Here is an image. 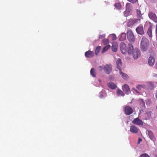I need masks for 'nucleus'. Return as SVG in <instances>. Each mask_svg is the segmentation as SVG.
Wrapping results in <instances>:
<instances>
[{
	"label": "nucleus",
	"mask_w": 157,
	"mask_h": 157,
	"mask_svg": "<svg viewBox=\"0 0 157 157\" xmlns=\"http://www.w3.org/2000/svg\"><path fill=\"white\" fill-rule=\"evenodd\" d=\"M150 46L149 43L147 39L143 37L141 42L140 48L142 51L145 52L147 50Z\"/></svg>",
	"instance_id": "f257e3e1"
},
{
	"label": "nucleus",
	"mask_w": 157,
	"mask_h": 157,
	"mask_svg": "<svg viewBox=\"0 0 157 157\" xmlns=\"http://www.w3.org/2000/svg\"><path fill=\"white\" fill-rule=\"evenodd\" d=\"M127 34L128 40L130 42H134L135 41V36L132 30H128L127 32Z\"/></svg>",
	"instance_id": "f03ea898"
},
{
	"label": "nucleus",
	"mask_w": 157,
	"mask_h": 157,
	"mask_svg": "<svg viewBox=\"0 0 157 157\" xmlns=\"http://www.w3.org/2000/svg\"><path fill=\"white\" fill-rule=\"evenodd\" d=\"M103 69L105 73L109 74L112 71V66L110 64H106L104 67Z\"/></svg>",
	"instance_id": "7ed1b4c3"
},
{
	"label": "nucleus",
	"mask_w": 157,
	"mask_h": 157,
	"mask_svg": "<svg viewBox=\"0 0 157 157\" xmlns=\"http://www.w3.org/2000/svg\"><path fill=\"white\" fill-rule=\"evenodd\" d=\"M132 54H133V58L134 59H137L141 55L140 51L136 48L134 49Z\"/></svg>",
	"instance_id": "20e7f679"
},
{
	"label": "nucleus",
	"mask_w": 157,
	"mask_h": 157,
	"mask_svg": "<svg viewBox=\"0 0 157 157\" xmlns=\"http://www.w3.org/2000/svg\"><path fill=\"white\" fill-rule=\"evenodd\" d=\"M136 31L138 34L143 35L144 33L142 25H140L136 29Z\"/></svg>",
	"instance_id": "39448f33"
},
{
	"label": "nucleus",
	"mask_w": 157,
	"mask_h": 157,
	"mask_svg": "<svg viewBox=\"0 0 157 157\" xmlns=\"http://www.w3.org/2000/svg\"><path fill=\"white\" fill-rule=\"evenodd\" d=\"M120 46L122 53L123 54L125 53L127 51V48L124 42H121Z\"/></svg>",
	"instance_id": "423d86ee"
},
{
	"label": "nucleus",
	"mask_w": 157,
	"mask_h": 157,
	"mask_svg": "<svg viewBox=\"0 0 157 157\" xmlns=\"http://www.w3.org/2000/svg\"><path fill=\"white\" fill-rule=\"evenodd\" d=\"M132 122L134 124L139 125H143V121L138 117L134 119L132 121Z\"/></svg>",
	"instance_id": "0eeeda50"
},
{
	"label": "nucleus",
	"mask_w": 157,
	"mask_h": 157,
	"mask_svg": "<svg viewBox=\"0 0 157 157\" xmlns=\"http://www.w3.org/2000/svg\"><path fill=\"white\" fill-rule=\"evenodd\" d=\"M124 111L125 113L127 115H129L132 114L133 112L132 109L131 107L129 106L125 107Z\"/></svg>",
	"instance_id": "6e6552de"
},
{
	"label": "nucleus",
	"mask_w": 157,
	"mask_h": 157,
	"mask_svg": "<svg viewBox=\"0 0 157 157\" xmlns=\"http://www.w3.org/2000/svg\"><path fill=\"white\" fill-rule=\"evenodd\" d=\"M139 129L134 125H132L130 127V131L132 133H137L139 131Z\"/></svg>",
	"instance_id": "1a4fd4ad"
},
{
	"label": "nucleus",
	"mask_w": 157,
	"mask_h": 157,
	"mask_svg": "<svg viewBox=\"0 0 157 157\" xmlns=\"http://www.w3.org/2000/svg\"><path fill=\"white\" fill-rule=\"evenodd\" d=\"M155 59L153 56H150L148 60V63L150 66H153L155 63Z\"/></svg>",
	"instance_id": "9d476101"
},
{
	"label": "nucleus",
	"mask_w": 157,
	"mask_h": 157,
	"mask_svg": "<svg viewBox=\"0 0 157 157\" xmlns=\"http://www.w3.org/2000/svg\"><path fill=\"white\" fill-rule=\"evenodd\" d=\"M117 68L119 70V71L121 70V67L122 66V63L121 59L119 58L117 61Z\"/></svg>",
	"instance_id": "9b49d317"
},
{
	"label": "nucleus",
	"mask_w": 157,
	"mask_h": 157,
	"mask_svg": "<svg viewBox=\"0 0 157 157\" xmlns=\"http://www.w3.org/2000/svg\"><path fill=\"white\" fill-rule=\"evenodd\" d=\"M148 16L149 18L154 21H156L157 18L155 13L151 12L149 13Z\"/></svg>",
	"instance_id": "f8f14e48"
},
{
	"label": "nucleus",
	"mask_w": 157,
	"mask_h": 157,
	"mask_svg": "<svg viewBox=\"0 0 157 157\" xmlns=\"http://www.w3.org/2000/svg\"><path fill=\"white\" fill-rule=\"evenodd\" d=\"M118 44L116 42H113L112 46V49L113 52H116L117 50Z\"/></svg>",
	"instance_id": "ddd939ff"
},
{
	"label": "nucleus",
	"mask_w": 157,
	"mask_h": 157,
	"mask_svg": "<svg viewBox=\"0 0 157 157\" xmlns=\"http://www.w3.org/2000/svg\"><path fill=\"white\" fill-rule=\"evenodd\" d=\"M138 103L142 108L145 107V102L144 101L143 99H140L138 101Z\"/></svg>",
	"instance_id": "4468645a"
},
{
	"label": "nucleus",
	"mask_w": 157,
	"mask_h": 157,
	"mask_svg": "<svg viewBox=\"0 0 157 157\" xmlns=\"http://www.w3.org/2000/svg\"><path fill=\"white\" fill-rule=\"evenodd\" d=\"M94 54L93 52L91 51L86 52L85 53V56L87 57H91L94 56Z\"/></svg>",
	"instance_id": "2eb2a0df"
},
{
	"label": "nucleus",
	"mask_w": 157,
	"mask_h": 157,
	"mask_svg": "<svg viewBox=\"0 0 157 157\" xmlns=\"http://www.w3.org/2000/svg\"><path fill=\"white\" fill-rule=\"evenodd\" d=\"M128 53L129 54H131L134 50L132 44H128Z\"/></svg>",
	"instance_id": "dca6fc26"
},
{
	"label": "nucleus",
	"mask_w": 157,
	"mask_h": 157,
	"mask_svg": "<svg viewBox=\"0 0 157 157\" xmlns=\"http://www.w3.org/2000/svg\"><path fill=\"white\" fill-rule=\"evenodd\" d=\"M122 90L125 92L127 93L130 91L129 87L128 85L124 84L122 86Z\"/></svg>",
	"instance_id": "f3484780"
},
{
	"label": "nucleus",
	"mask_w": 157,
	"mask_h": 157,
	"mask_svg": "<svg viewBox=\"0 0 157 157\" xmlns=\"http://www.w3.org/2000/svg\"><path fill=\"white\" fill-rule=\"evenodd\" d=\"M108 86L112 89H115L117 88L116 85L112 82H110L108 83Z\"/></svg>",
	"instance_id": "a211bd4d"
},
{
	"label": "nucleus",
	"mask_w": 157,
	"mask_h": 157,
	"mask_svg": "<svg viewBox=\"0 0 157 157\" xmlns=\"http://www.w3.org/2000/svg\"><path fill=\"white\" fill-rule=\"evenodd\" d=\"M122 77L125 80H127L128 79V75L125 73H124L121 71V70L119 71Z\"/></svg>",
	"instance_id": "6ab92c4d"
},
{
	"label": "nucleus",
	"mask_w": 157,
	"mask_h": 157,
	"mask_svg": "<svg viewBox=\"0 0 157 157\" xmlns=\"http://www.w3.org/2000/svg\"><path fill=\"white\" fill-rule=\"evenodd\" d=\"M126 33H123L121 34V35L119 38V40L121 41H124L126 39Z\"/></svg>",
	"instance_id": "aec40b11"
},
{
	"label": "nucleus",
	"mask_w": 157,
	"mask_h": 157,
	"mask_svg": "<svg viewBox=\"0 0 157 157\" xmlns=\"http://www.w3.org/2000/svg\"><path fill=\"white\" fill-rule=\"evenodd\" d=\"M147 33L149 37H152V27L151 25H149V28L147 31Z\"/></svg>",
	"instance_id": "412c9836"
},
{
	"label": "nucleus",
	"mask_w": 157,
	"mask_h": 157,
	"mask_svg": "<svg viewBox=\"0 0 157 157\" xmlns=\"http://www.w3.org/2000/svg\"><path fill=\"white\" fill-rule=\"evenodd\" d=\"M110 45H108L104 47L101 51L102 53H103L106 51H107L110 48Z\"/></svg>",
	"instance_id": "4be33fe9"
},
{
	"label": "nucleus",
	"mask_w": 157,
	"mask_h": 157,
	"mask_svg": "<svg viewBox=\"0 0 157 157\" xmlns=\"http://www.w3.org/2000/svg\"><path fill=\"white\" fill-rule=\"evenodd\" d=\"M146 88V86L145 85H137L136 86V88L139 90V91H140L142 90V89H144Z\"/></svg>",
	"instance_id": "5701e85b"
},
{
	"label": "nucleus",
	"mask_w": 157,
	"mask_h": 157,
	"mask_svg": "<svg viewBox=\"0 0 157 157\" xmlns=\"http://www.w3.org/2000/svg\"><path fill=\"white\" fill-rule=\"evenodd\" d=\"M117 92L118 96H124V94L123 92L120 89H117Z\"/></svg>",
	"instance_id": "b1692460"
},
{
	"label": "nucleus",
	"mask_w": 157,
	"mask_h": 157,
	"mask_svg": "<svg viewBox=\"0 0 157 157\" xmlns=\"http://www.w3.org/2000/svg\"><path fill=\"white\" fill-rule=\"evenodd\" d=\"M131 5L130 3H127L126 5V11H129L131 10Z\"/></svg>",
	"instance_id": "393cba45"
},
{
	"label": "nucleus",
	"mask_w": 157,
	"mask_h": 157,
	"mask_svg": "<svg viewBox=\"0 0 157 157\" xmlns=\"http://www.w3.org/2000/svg\"><path fill=\"white\" fill-rule=\"evenodd\" d=\"M91 75L93 77H96V73L95 72V70L94 68H92L90 71Z\"/></svg>",
	"instance_id": "a878e982"
},
{
	"label": "nucleus",
	"mask_w": 157,
	"mask_h": 157,
	"mask_svg": "<svg viewBox=\"0 0 157 157\" xmlns=\"http://www.w3.org/2000/svg\"><path fill=\"white\" fill-rule=\"evenodd\" d=\"M101 49V47L99 46H98L96 48L95 50V54L96 55H97L98 54Z\"/></svg>",
	"instance_id": "bb28decb"
},
{
	"label": "nucleus",
	"mask_w": 157,
	"mask_h": 157,
	"mask_svg": "<svg viewBox=\"0 0 157 157\" xmlns=\"http://www.w3.org/2000/svg\"><path fill=\"white\" fill-rule=\"evenodd\" d=\"M114 6L117 9H120L121 8V6L120 3H115L114 4Z\"/></svg>",
	"instance_id": "cd10ccee"
},
{
	"label": "nucleus",
	"mask_w": 157,
	"mask_h": 157,
	"mask_svg": "<svg viewBox=\"0 0 157 157\" xmlns=\"http://www.w3.org/2000/svg\"><path fill=\"white\" fill-rule=\"evenodd\" d=\"M102 42L104 45H106L109 43V41L107 39H105L103 40Z\"/></svg>",
	"instance_id": "c85d7f7f"
},
{
	"label": "nucleus",
	"mask_w": 157,
	"mask_h": 157,
	"mask_svg": "<svg viewBox=\"0 0 157 157\" xmlns=\"http://www.w3.org/2000/svg\"><path fill=\"white\" fill-rule=\"evenodd\" d=\"M136 12L137 16L140 17L141 16V11L140 10L137 9L136 10Z\"/></svg>",
	"instance_id": "c756f323"
},
{
	"label": "nucleus",
	"mask_w": 157,
	"mask_h": 157,
	"mask_svg": "<svg viewBox=\"0 0 157 157\" xmlns=\"http://www.w3.org/2000/svg\"><path fill=\"white\" fill-rule=\"evenodd\" d=\"M148 135L149 137H152L153 136V134L152 132L151 131H148Z\"/></svg>",
	"instance_id": "7c9ffc66"
},
{
	"label": "nucleus",
	"mask_w": 157,
	"mask_h": 157,
	"mask_svg": "<svg viewBox=\"0 0 157 157\" xmlns=\"http://www.w3.org/2000/svg\"><path fill=\"white\" fill-rule=\"evenodd\" d=\"M151 111L147 112H146V114L148 116L149 118H150L151 117Z\"/></svg>",
	"instance_id": "2f4dec72"
},
{
	"label": "nucleus",
	"mask_w": 157,
	"mask_h": 157,
	"mask_svg": "<svg viewBox=\"0 0 157 157\" xmlns=\"http://www.w3.org/2000/svg\"><path fill=\"white\" fill-rule=\"evenodd\" d=\"M140 157H150V156L146 154H144L141 155Z\"/></svg>",
	"instance_id": "473e14b6"
},
{
	"label": "nucleus",
	"mask_w": 157,
	"mask_h": 157,
	"mask_svg": "<svg viewBox=\"0 0 157 157\" xmlns=\"http://www.w3.org/2000/svg\"><path fill=\"white\" fill-rule=\"evenodd\" d=\"M129 2L132 3H135L136 2L137 0H128Z\"/></svg>",
	"instance_id": "72a5a7b5"
},
{
	"label": "nucleus",
	"mask_w": 157,
	"mask_h": 157,
	"mask_svg": "<svg viewBox=\"0 0 157 157\" xmlns=\"http://www.w3.org/2000/svg\"><path fill=\"white\" fill-rule=\"evenodd\" d=\"M103 95L102 93V92H101L100 93L99 97L100 98H102L103 97Z\"/></svg>",
	"instance_id": "f704fd0d"
},
{
	"label": "nucleus",
	"mask_w": 157,
	"mask_h": 157,
	"mask_svg": "<svg viewBox=\"0 0 157 157\" xmlns=\"http://www.w3.org/2000/svg\"><path fill=\"white\" fill-rule=\"evenodd\" d=\"M112 37V40H115L116 39V35L114 34H113Z\"/></svg>",
	"instance_id": "c9c22d12"
},
{
	"label": "nucleus",
	"mask_w": 157,
	"mask_h": 157,
	"mask_svg": "<svg viewBox=\"0 0 157 157\" xmlns=\"http://www.w3.org/2000/svg\"><path fill=\"white\" fill-rule=\"evenodd\" d=\"M103 68L102 66H99L98 67V70L100 71H101L103 69Z\"/></svg>",
	"instance_id": "e433bc0d"
},
{
	"label": "nucleus",
	"mask_w": 157,
	"mask_h": 157,
	"mask_svg": "<svg viewBox=\"0 0 157 157\" xmlns=\"http://www.w3.org/2000/svg\"><path fill=\"white\" fill-rule=\"evenodd\" d=\"M142 141V139H141V138H139V140L138 141L137 143L138 144H139L140 142Z\"/></svg>",
	"instance_id": "4c0bfd02"
},
{
	"label": "nucleus",
	"mask_w": 157,
	"mask_h": 157,
	"mask_svg": "<svg viewBox=\"0 0 157 157\" xmlns=\"http://www.w3.org/2000/svg\"><path fill=\"white\" fill-rule=\"evenodd\" d=\"M132 89L134 90L137 93H138L139 92L135 88H132Z\"/></svg>",
	"instance_id": "58836bf2"
},
{
	"label": "nucleus",
	"mask_w": 157,
	"mask_h": 157,
	"mask_svg": "<svg viewBox=\"0 0 157 157\" xmlns=\"http://www.w3.org/2000/svg\"><path fill=\"white\" fill-rule=\"evenodd\" d=\"M156 37H157V24L156 25Z\"/></svg>",
	"instance_id": "ea45409f"
},
{
	"label": "nucleus",
	"mask_w": 157,
	"mask_h": 157,
	"mask_svg": "<svg viewBox=\"0 0 157 157\" xmlns=\"http://www.w3.org/2000/svg\"><path fill=\"white\" fill-rule=\"evenodd\" d=\"M155 97H156V99H157V91H156V94H155Z\"/></svg>",
	"instance_id": "a19ab883"
},
{
	"label": "nucleus",
	"mask_w": 157,
	"mask_h": 157,
	"mask_svg": "<svg viewBox=\"0 0 157 157\" xmlns=\"http://www.w3.org/2000/svg\"><path fill=\"white\" fill-rule=\"evenodd\" d=\"M101 36H99V38H100L101 37Z\"/></svg>",
	"instance_id": "79ce46f5"
},
{
	"label": "nucleus",
	"mask_w": 157,
	"mask_h": 157,
	"mask_svg": "<svg viewBox=\"0 0 157 157\" xmlns=\"http://www.w3.org/2000/svg\"><path fill=\"white\" fill-rule=\"evenodd\" d=\"M156 109H157V106L156 107Z\"/></svg>",
	"instance_id": "37998d69"
}]
</instances>
